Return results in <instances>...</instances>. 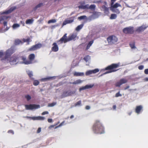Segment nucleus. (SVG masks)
Listing matches in <instances>:
<instances>
[{
	"label": "nucleus",
	"instance_id": "nucleus-62",
	"mask_svg": "<svg viewBox=\"0 0 148 148\" xmlns=\"http://www.w3.org/2000/svg\"><path fill=\"white\" fill-rule=\"evenodd\" d=\"M116 1V0H111V1H112V3H111V5H113V3L115 1Z\"/></svg>",
	"mask_w": 148,
	"mask_h": 148
},
{
	"label": "nucleus",
	"instance_id": "nucleus-11",
	"mask_svg": "<svg viewBox=\"0 0 148 148\" xmlns=\"http://www.w3.org/2000/svg\"><path fill=\"white\" fill-rule=\"evenodd\" d=\"M67 34H65L64 36L60 39L59 41L61 42V43H62L64 42V43H66L69 41L68 40V38H66Z\"/></svg>",
	"mask_w": 148,
	"mask_h": 148
},
{
	"label": "nucleus",
	"instance_id": "nucleus-37",
	"mask_svg": "<svg viewBox=\"0 0 148 148\" xmlns=\"http://www.w3.org/2000/svg\"><path fill=\"white\" fill-rule=\"evenodd\" d=\"M15 42L16 45L20 44L22 43V41L19 40H16Z\"/></svg>",
	"mask_w": 148,
	"mask_h": 148
},
{
	"label": "nucleus",
	"instance_id": "nucleus-1",
	"mask_svg": "<svg viewBox=\"0 0 148 148\" xmlns=\"http://www.w3.org/2000/svg\"><path fill=\"white\" fill-rule=\"evenodd\" d=\"M10 50H7L5 52V57L2 58V59L6 61H9L10 64L12 65L19 63L18 59L16 56H12L10 57Z\"/></svg>",
	"mask_w": 148,
	"mask_h": 148
},
{
	"label": "nucleus",
	"instance_id": "nucleus-27",
	"mask_svg": "<svg viewBox=\"0 0 148 148\" xmlns=\"http://www.w3.org/2000/svg\"><path fill=\"white\" fill-rule=\"evenodd\" d=\"M103 11L106 14H108L109 13L108 9L107 8L105 7V6H103Z\"/></svg>",
	"mask_w": 148,
	"mask_h": 148
},
{
	"label": "nucleus",
	"instance_id": "nucleus-31",
	"mask_svg": "<svg viewBox=\"0 0 148 148\" xmlns=\"http://www.w3.org/2000/svg\"><path fill=\"white\" fill-rule=\"evenodd\" d=\"M93 43V41H90L88 44L87 47H86V49H88L91 46V45H92Z\"/></svg>",
	"mask_w": 148,
	"mask_h": 148
},
{
	"label": "nucleus",
	"instance_id": "nucleus-36",
	"mask_svg": "<svg viewBox=\"0 0 148 148\" xmlns=\"http://www.w3.org/2000/svg\"><path fill=\"white\" fill-rule=\"evenodd\" d=\"M57 21L55 19H53L50 20L48 21V23H55Z\"/></svg>",
	"mask_w": 148,
	"mask_h": 148
},
{
	"label": "nucleus",
	"instance_id": "nucleus-10",
	"mask_svg": "<svg viewBox=\"0 0 148 148\" xmlns=\"http://www.w3.org/2000/svg\"><path fill=\"white\" fill-rule=\"evenodd\" d=\"M28 118H31L33 120H42L45 119V118L41 116L27 117Z\"/></svg>",
	"mask_w": 148,
	"mask_h": 148
},
{
	"label": "nucleus",
	"instance_id": "nucleus-22",
	"mask_svg": "<svg viewBox=\"0 0 148 148\" xmlns=\"http://www.w3.org/2000/svg\"><path fill=\"white\" fill-rule=\"evenodd\" d=\"M34 20L33 19H29L26 20V24L30 25L33 23Z\"/></svg>",
	"mask_w": 148,
	"mask_h": 148
},
{
	"label": "nucleus",
	"instance_id": "nucleus-21",
	"mask_svg": "<svg viewBox=\"0 0 148 148\" xmlns=\"http://www.w3.org/2000/svg\"><path fill=\"white\" fill-rule=\"evenodd\" d=\"M74 75L77 76H82L84 75V73L82 72H75L74 74Z\"/></svg>",
	"mask_w": 148,
	"mask_h": 148
},
{
	"label": "nucleus",
	"instance_id": "nucleus-42",
	"mask_svg": "<svg viewBox=\"0 0 148 148\" xmlns=\"http://www.w3.org/2000/svg\"><path fill=\"white\" fill-rule=\"evenodd\" d=\"M25 97L27 100H29L31 99V96L28 95H26Z\"/></svg>",
	"mask_w": 148,
	"mask_h": 148
},
{
	"label": "nucleus",
	"instance_id": "nucleus-34",
	"mask_svg": "<svg viewBox=\"0 0 148 148\" xmlns=\"http://www.w3.org/2000/svg\"><path fill=\"white\" fill-rule=\"evenodd\" d=\"M36 49H37L36 45L32 46L29 49V50L30 51H34Z\"/></svg>",
	"mask_w": 148,
	"mask_h": 148
},
{
	"label": "nucleus",
	"instance_id": "nucleus-28",
	"mask_svg": "<svg viewBox=\"0 0 148 148\" xmlns=\"http://www.w3.org/2000/svg\"><path fill=\"white\" fill-rule=\"evenodd\" d=\"M51 78V77H49L44 78H42L40 79V81L42 82H45L50 80Z\"/></svg>",
	"mask_w": 148,
	"mask_h": 148
},
{
	"label": "nucleus",
	"instance_id": "nucleus-14",
	"mask_svg": "<svg viewBox=\"0 0 148 148\" xmlns=\"http://www.w3.org/2000/svg\"><path fill=\"white\" fill-rule=\"evenodd\" d=\"M143 107L141 105L137 106L135 109L136 113L138 115L140 112L141 110L143 109Z\"/></svg>",
	"mask_w": 148,
	"mask_h": 148
},
{
	"label": "nucleus",
	"instance_id": "nucleus-8",
	"mask_svg": "<svg viewBox=\"0 0 148 148\" xmlns=\"http://www.w3.org/2000/svg\"><path fill=\"white\" fill-rule=\"evenodd\" d=\"M148 27V25L147 24H143L141 26L138 27L136 29V31L138 32L143 31Z\"/></svg>",
	"mask_w": 148,
	"mask_h": 148
},
{
	"label": "nucleus",
	"instance_id": "nucleus-30",
	"mask_svg": "<svg viewBox=\"0 0 148 148\" xmlns=\"http://www.w3.org/2000/svg\"><path fill=\"white\" fill-rule=\"evenodd\" d=\"M83 26V24H81L79 25H78L76 28V30L77 31H78L81 29Z\"/></svg>",
	"mask_w": 148,
	"mask_h": 148
},
{
	"label": "nucleus",
	"instance_id": "nucleus-23",
	"mask_svg": "<svg viewBox=\"0 0 148 148\" xmlns=\"http://www.w3.org/2000/svg\"><path fill=\"white\" fill-rule=\"evenodd\" d=\"M35 58V55L34 54H30L29 57V58L30 60L29 61H31L32 62V61Z\"/></svg>",
	"mask_w": 148,
	"mask_h": 148
},
{
	"label": "nucleus",
	"instance_id": "nucleus-13",
	"mask_svg": "<svg viewBox=\"0 0 148 148\" xmlns=\"http://www.w3.org/2000/svg\"><path fill=\"white\" fill-rule=\"evenodd\" d=\"M52 46L51 50L53 51L57 52L58 50V47L56 43H54L52 45Z\"/></svg>",
	"mask_w": 148,
	"mask_h": 148
},
{
	"label": "nucleus",
	"instance_id": "nucleus-15",
	"mask_svg": "<svg viewBox=\"0 0 148 148\" xmlns=\"http://www.w3.org/2000/svg\"><path fill=\"white\" fill-rule=\"evenodd\" d=\"M121 6V5L120 4L117 3H116L113 5H111V6L110 8V10H111L112 11H114V9H115V8H118L119 7Z\"/></svg>",
	"mask_w": 148,
	"mask_h": 148
},
{
	"label": "nucleus",
	"instance_id": "nucleus-35",
	"mask_svg": "<svg viewBox=\"0 0 148 148\" xmlns=\"http://www.w3.org/2000/svg\"><path fill=\"white\" fill-rule=\"evenodd\" d=\"M39 84V82L38 81L36 80L34 81L33 84L34 86H36L38 85Z\"/></svg>",
	"mask_w": 148,
	"mask_h": 148
},
{
	"label": "nucleus",
	"instance_id": "nucleus-25",
	"mask_svg": "<svg viewBox=\"0 0 148 148\" xmlns=\"http://www.w3.org/2000/svg\"><path fill=\"white\" fill-rule=\"evenodd\" d=\"M78 19H79L80 20L85 19L87 20H89V19H88V18H87V16H81L80 17H78Z\"/></svg>",
	"mask_w": 148,
	"mask_h": 148
},
{
	"label": "nucleus",
	"instance_id": "nucleus-49",
	"mask_svg": "<svg viewBox=\"0 0 148 148\" xmlns=\"http://www.w3.org/2000/svg\"><path fill=\"white\" fill-rule=\"evenodd\" d=\"M23 40L24 42H28L29 41V39L27 38V39H24Z\"/></svg>",
	"mask_w": 148,
	"mask_h": 148
},
{
	"label": "nucleus",
	"instance_id": "nucleus-3",
	"mask_svg": "<svg viewBox=\"0 0 148 148\" xmlns=\"http://www.w3.org/2000/svg\"><path fill=\"white\" fill-rule=\"evenodd\" d=\"M25 107L26 109L28 110L36 109L40 108V105L36 104L30 105H26Z\"/></svg>",
	"mask_w": 148,
	"mask_h": 148
},
{
	"label": "nucleus",
	"instance_id": "nucleus-12",
	"mask_svg": "<svg viewBox=\"0 0 148 148\" xmlns=\"http://www.w3.org/2000/svg\"><path fill=\"white\" fill-rule=\"evenodd\" d=\"M127 82V81L126 79H121L119 82H118L116 83V86H120L122 84L126 83Z\"/></svg>",
	"mask_w": 148,
	"mask_h": 148
},
{
	"label": "nucleus",
	"instance_id": "nucleus-40",
	"mask_svg": "<svg viewBox=\"0 0 148 148\" xmlns=\"http://www.w3.org/2000/svg\"><path fill=\"white\" fill-rule=\"evenodd\" d=\"M93 73L95 74L99 71V69H96L94 70H92Z\"/></svg>",
	"mask_w": 148,
	"mask_h": 148
},
{
	"label": "nucleus",
	"instance_id": "nucleus-50",
	"mask_svg": "<svg viewBox=\"0 0 148 148\" xmlns=\"http://www.w3.org/2000/svg\"><path fill=\"white\" fill-rule=\"evenodd\" d=\"M41 131V128H39L37 130V132L38 133H40Z\"/></svg>",
	"mask_w": 148,
	"mask_h": 148
},
{
	"label": "nucleus",
	"instance_id": "nucleus-6",
	"mask_svg": "<svg viewBox=\"0 0 148 148\" xmlns=\"http://www.w3.org/2000/svg\"><path fill=\"white\" fill-rule=\"evenodd\" d=\"M21 59L22 60V61L19 60V63H23L25 64H31L32 63V62L31 61H29L26 60V58L24 56H23L21 58Z\"/></svg>",
	"mask_w": 148,
	"mask_h": 148
},
{
	"label": "nucleus",
	"instance_id": "nucleus-16",
	"mask_svg": "<svg viewBox=\"0 0 148 148\" xmlns=\"http://www.w3.org/2000/svg\"><path fill=\"white\" fill-rule=\"evenodd\" d=\"M77 34L76 33H74L68 37V40L70 41L74 39L77 37Z\"/></svg>",
	"mask_w": 148,
	"mask_h": 148
},
{
	"label": "nucleus",
	"instance_id": "nucleus-59",
	"mask_svg": "<svg viewBox=\"0 0 148 148\" xmlns=\"http://www.w3.org/2000/svg\"><path fill=\"white\" fill-rule=\"evenodd\" d=\"M130 87V86H127L126 87H125L124 88V90H126L127 89H128V88H129Z\"/></svg>",
	"mask_w": 148,
	"mask_h": 148
},
{
	"label": "nucleus",
	"instance_id": "nucleus-29",
	"mask_svg": "<svg viewBox=\"0 0 148 148\" xmlns=\"http://www.w3.org/2000/svg\"><path fill=\"white\" fill-rule=\"evenodd\" d=\"M92 74H93L92 70H88L87 71L86 73V75H89Z\"/></svg>",
	"mask_w": 148,
	"mask_h": 148
},
{
	"label": "nucleus",
	"instance_id": "nucleus-2",
	"mask_svg": "<svg viewBox=\"0 0 148 148\" xmlns=\"http://www.w3.org/2000/svg\"><path fill=\"white\" fill-rule=\"evenodd\" d=\"M120 64L118 63V64H112L106 67L105 69V70H110L108 71V73H111L112 72H115L116 70L114 69L118 67L120 65Z\"/></svg>",
	"mask_w": 148,
	"mask_h": 148
},
{
	"label": "nucleus",
	"instance_id": "nucleus-58",
	"mask_svg": "<svg viewBox=\"0 0 148 148\" xmlns=\"http://www.w3.org/2000/svg\"><path fill=\"white\" fill-rule=\"evenodd\" d=\"M90 108V107L89 106H87L86 107V109L87 110H89Z\"/></svg>",
	"mask_w": 148,
	"mask_h": 148
},
{
	"label": "nucleus",
	"instance_id": "nucleus-56",
	"mask_svg": "<svg viewBox=\"0 0 148 148\" xmlns=\"http://www.w3.org/2000/svg\"><path fill=\"white\" fill-rule=\"evenodd\" d=\"M130 47H131V48L132 49H134L135 47L134 45L133 44L130 45Z\"/></svg>",
	"mask_w": 148,
	"mask_h": 148
},
{
	"label": "nucleus",
	"instance_id": "nucleus-61",
	"mask_svg": "<svg viewBox=\"0 0 148 148\" xmlns=\"http://www.w3.org/2000/svg\"><path fill=\"white\" fill-rule=\"evenodd\" d=\"M100 2H101V1H94L93 2L94 3H99Z\"/></svg>",
	"mask_w": 148,
	"mask_h": 148
},
{
	"label": "nucleus",
	"instance_id": "nucleus-33",
	"mask_svg": "<svg viewBox=\"0 0 148 148\" xmlns=\"http://www.w3.org/2000/svg\"><path fill=\"white\" fill-rule=\"evenodd\" d=\"M94 86V84L87 85H86L85 87L86 89H89L92 88Z\"/></svg>",
	"mask_w": 148,
	"mask_h": 148
},
{
	"label": "nucleus",
	"instance_id": "nucleus-57",
	"mask_svg": "<svg viewBox=\"0 0 148 148\" xmlns=\"http://www.w3.org/2000/svg\"><path fill=\"white\" fill-rule=\"evenodd\" d=\"M144 80L145 81H148V77L145 78L144 79Z\"/></svg>",
	"mask_w": 148,
	"mask_h": 148
},
{
	"label": "nucleus",
	"instance_id": "nucleus-39",
	"mask_svg": "<svg viewBox=\"0 0 148 148\" xmlns=\"http://www.w3.org/2000/svg\"><path fill=\"white\" fill-rule=\"evenodd\" d=\"M65 121H63L62 123H61L58 126H56L55 127V129H57L58 127H60L61 126H62L64 124V123Z\"/></svg>",
	"mask_w": 148,
	"mask_h": 148
},
{
	"label": "nucleus",
	"instance_id": "nucleus-44",
	"mask_svg": "<svg viewBox=\"0 0 148 148\" xmlns=\"http://www.w3.org/2000/svg\"><path fill=\"white\" fill-rule=\"evenodd\" d=\"M122 96V95H121V94L119 92H117V93H116V95H115V96L116 97H119V96Z\"/></svg>",
	"mask_w": 148,
	"mask_h": 148
},
{
	"label": "nucleus",
	"instance_id": "nucleus-20",
	"mask_svg": "<svg viewBox=\"0 0 148 148\" xmlns=\"http://www.w3.org/2000/svg\"><path fill=\"white\" fill-rule=\"evenodd\" d=\"M84 82L83 80H82L80 79H77L75 81H74L73 84H78L82 83Z\"/></svg>",
	"mask_w": 148,
	"mask_h": 148
},
{
	"label": "nucleus",
	"instance_id": "nucleus-55",
	"mask_svg": "<svg viewBox=\"0 0 148 148\" xmlns=\"http://www.w3.org/2000/svg\"><path fill=\"white\" fill-rule=\"evenodd\" d=\"M3 53L2 52L0 51V57L2 58L3 56Z\"/></svg>",
	"mask_w": 148,
	"mask_h": 148
},
{
	"label": "nucleus",
	"instance_id": "nucleus-18",
	"mask_svg": "<svg viewBox=\"0 0 148 148\" xmlns=\"http://www.w3.org/2000/svg\"><path fill=\"white\" fill-rule=\"evenodd\" d=\"M73 20H66L63 22L62 25L64 26L66 25L67 24L71 23L73 22Z\"/></svg>",
	"mask_w": 148,
	"mask_h": 148
},
{
	"label": "nucleus",
	"instance_id": "nucleus-32",
	"mask_svg": "<svg viewBox=\"0 0 148 148\" xmlns=\"http://www.w3.org/2000/svg\"><path fill=\"white\" fill-rule=\"evenodd\" d=\"M116 17L117 16L116 14H112L111 15L110 18L111 19H115L116 18Z\"/></svg>",
	"mask_w": 148,
	"mask_h": 148
},
{
	"label": "nucleus",
	"instance_id": "nucleus-7",
	"mask_svg": "<svg viewBox=\"0 0 148 148\" xmlns=\"http://www.w3.org/2000/svg\"><path fill=\"white\" fill-rule=\"evenodd\" d=\"M96 7V6L95 5H92L90 6H89L88 5H86L84 6H79V9H85V8H89L91 10H94Z\"/></svg>",
	"mask_w": 148,
	"mask_h": 148
},
{
	"label": "nucleus",
	"instance_id": "nucleus-48",
	"mask_svg": "<svg viewBox=\"0 0 148 148\" xmlns=\"http://www.w3.org/2000/svg\"><path fill=\"white\" fill-rule=\"evenodd\" d=\"M145 73L146 74H148V69H146L144 71Z\"/></svg>",
	"mask_w": 148,
	"mask_h": 148
},
{
	"label": "nucleus",
	"instance_id": "nucleus-26",
	"mask_svg": "<svg viewBox=\"0 0 148 148\" xmlns=\"http://www.w3.org/2000/svg\"><path fill=\"white\" fill-rule=\"evenodd\" d=\"M20 27V25L18 24H14L12 25V28L14 29H16Z\"/></svg>",
	"mask_w": 148,
	"mask_h": 148
},
{
	"label": "nucleus",
	"instance_id": "nucleus-9",
	"mask_svg": "<svg viewBox=\"0 0 148 148\" xmlns=\"http://www.w3.org/2000/svg\"><path fill=\"white\" fill-rule=\"evenodd\" d=\"M133 30V28L132 27H129L124 28L123 29V32L125 34H127L132 32Z\"/></svg>",
	"mask_w": 148,
	"mask_h": 148
},
{
	"label": "nucleus",
	"instance_id": "nucleus-64",
	"mask_svg": "<svg viewBox=\"0 0 148 148\" xmlns=\"http://www.w3.org/2000/svg\"><path fill=\"white\" fill-rule=\"evenodd\" d=\"M108 71L104 73H103V74H102L101 75V76H102V75H105V74H108Z\"/></svg>",
	"mask_w": 148,
	"mask_h": 148
},
{
	"label": "nucleus",
	"instance_id": "nucleus-19",
	"mask_svg": "<svg viewBox=\"0 0 148 148\" xmlns=\"http://www.w3.org/2000/svg\"><path fill=\"white\" fill-rule=\"evenodd\" d=\"M84 59L86 62H88V64H86V65H88L90 60V57L88 56H86L84 58Z\"/></svg>",
	"mask_w": 148,
	"mask_h": 148
},
{
	"label": "nucleus",
	"instance_id": "nucleus-24",
	"mask_svg": "<svg viewBox=\"0 0 148 148\" xmlns=\"http://www.w3.org/2000/svg\"><path fill=\"white\" fill-rule=\"evenodd\" d=\"M27 73L29 76L32 79H33V78L32 77L33 75V72L32 71H27Z\"/></svg>",
	"mask_w": 148,
	"mask_h": 148
},
{
	"label": "nucleus",
	"instance_id": "nucleus-46",
	"mask_svg": "<svg viewBox=\"0 0 148 148\" xmlns=\"http://www.w3.org/2000/svg\"><path fill=\"white\" fill-rule=\"evenodd\" d=\"M81 104V101H79L75 104L76 106L80 105Z\"/></svg>",
	"mask_w": 148,
	"mask_h": 148
},
{
	"label": "nucleus",
	"instance_id": "nucleus-63",
	"mask_svg": "<svg viewBox=\"0 0 148 148\" xmlns=\"http://www.w3.org/2000/svg\"><path fill=\"white\" fill-rule=\"evenodd\" d=\"M42 5V4H38V5L37 6H36V7L37 8H39V7H40L41 5Z\"/></svg>",
	"mask_w": 148,
	"mask_h": 148
},
{
	"label": "nucleus",
	"instance_id": "nucleus-53",
	"mask_svg": "<svg viewBox=\"0 0 148 148\" xmlns=\"http://www.w3.org/2000/svg\"><path fill=\"white\" fill-rule=\"evenodd\" d=\"M113 12H116V13H119V11L117 10V9H114V11H113Z\"/></svg>",
	"mask_w": 148,
	"mask_h": 148
},
{
	"label": "nucleus",
	"instance_id": "nucleus-45",
	"mask_svg": "<svg viewBox=\"0 0 148 148\" xmlns=\"http://www.w3.org/2000/svg\"><path fill=\"white\" fill-rule=\"evenodd\" d=\"M138 69L140 70H142L144 68V66L143 65H140L138 67Z\"/></svg>",
	"mask_w": 148,
	"mask_h": 148
},
{
	"label": "nucleus",
	"instance_id": "nucleus-5",
	"mask_svg": "<svg viewBox=\"0 0 148 148\" xmlns=\"http://www.w3.org/2000/svg\"><path fill=\"white\" fill-rule=\"evenodd\" d=\"M101 15V13L99 12H94L92 15L88 17V19L90 20H91L97 18Z\"/></svg>",
	"mask_w": 148,
	"mask_h": 148
},
{
	"label": "nucleus",
	"instance_id": "nucleus-60",
	"mask_svg": "<svg viewBox=\"0 0 148 148\" xmlns=\"http://www.w3.org/2000/svg\"><path fill=\"white\" fill-rule=\"evenodd\" d=\"M8 132L9 133H11L12 134H14L12 130H9Z\"/></svg>",
	"mask_w": 148,
	"mask_h": 148
},
{
	"label": "nucleus",
	"instance_id": "nucleus-38",
	"mask_svg": "<svg viewBox=\"0 0 148 148\" xmlns=\"http://www.w3.org/2000/svg\"><path fill=\"white\" fill-rule=\"evenodd\" d=\"M56 104V103H51L49 104L48 105V107H53Z\"/></svg>",
	"mask_w": 148,
	"mask_h": 148
},
{
	"label": "nucleus",
	"instance_id": "nucleus-41",
	"mask_svg": "<svg viewBox=\"0 0 148 148\" xmlns=\"http://www.w3.org/2000/svg\"><path fill=\"white\" fill-rule=\"evenodd\" d=\"M35 45L37 49L40 48L42 47V45L40 44H38Z\"/></svg>",
	"mask_w": 148,
	"mask_h": 148
},
{
	"label": "nucleus",
	"instance_id": "nucleus-17",
	"mask_svg": "<svg viewBox=\"0 0 148 148\" xmlns=\"http://www.w3.org/2000/svg\"><path fill=\"white\" fill-rule=\"evenodd\" d=\"M16 8V7H13L11 8L9 10H7L5 12H3L2 14H8L12 12L13 10L15 9Z\"/></svg>",
	"mask_w": 148,
	"mask_h": 148
},
{
	"label": "nucleus",
	"instance_id": "nucleus-54",
	"mask_svg": "<svg viewBox=\"0 0 148 148\" xmlns=\"http://www.w3.org/2000/svg\"><path fill=\"white\" fill-rule=\"evenodd\" d=\"M48 121L49 123H51L52 122V119H48Z\"/></svg>",
	"mask_w": 148,
	"mask_h": 148
},
{
	"label": "nucleus",
	"instance_id": "nucleus-43",
	"mask_svg": "<svg viewBox=\"0 0 148 148\" xmlns=\"http://www.w3.org/2000/svg\"><path fill=\"white\" fill-rule=\"evenodd\" d=\"M85 89H86V88L85 87V86H83V87H82L81 88H79V91H81L82 90H85Z\"/></svg>",
	"mask_w": 148,
	"mask_h": 148
},
{
	"label": "nucleus",
	"instance_id": "nucleus-4",
	"mask_svg": "<svg viewBox=\"0 0 148 148\" xmlns=\"http://www.w3.org/2000/svg\"><path fill=\"white\" fill-rule=\"evenodd\" d=\"M107 40L109 44H112L116 42L117 40V38L116 36H112L108 37Z\"/></svg>",
	"mask_w": 148,
	"mask_h": 148
},
{
	"label": "nucleus",
	"instance_id": "nucleus-51",
	"mask_svg": "<svg viewBox=\"0 0 148 148\" xmlns=\"http://www.w3.org/2000/svg\"><path fill=\"white\" fill-rule=\"evenodd\" d=\"M55 126V125H51L49 127V129H51L53 127Z\"/></svg>",
	"mask_w": 148,
	"mask_h": 148
},
{
	"label": "nucleus",
	"instance_id": "nucleus-52",
	"mask_svg": "<svg viewBox=\"0 0 148 148\" xmlns=\"http://www.w3.org/2000/svg\"><path fill=\"white\" fill-rule=\"evenodd\" d=\"M71 95L70 94L68 93L67 92H66L65 95H64V96L66 97L68 96Z\"/></svg>",
	"mask_w": 148,
	"mask_h": 148
},
{
	"label": "nucleus",
	"instance_id": "nucleus-47",
	"mask_svg": "<svg viewBox=\"0 0 148 148\" xmlns=\"http://www.w3.org/2000/svg\"><path fill=\"white\" fill-rule=\"evenodd\" d=\"M49 113V112L48 111H45L43 112L42 113V115H44L45 114H47Z\"/></svg>",
	"mask_w": 148,
	"mask_h": 148
}]
</instances>
